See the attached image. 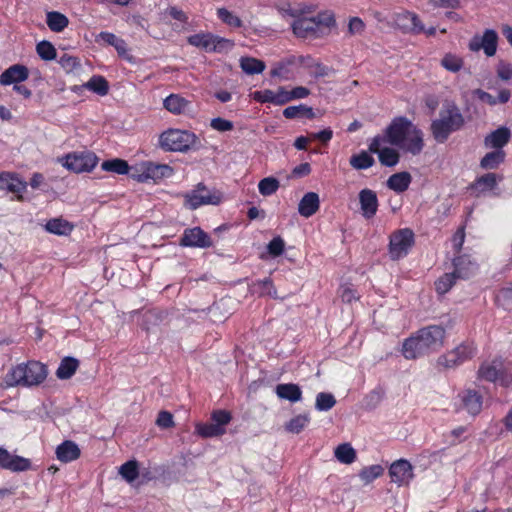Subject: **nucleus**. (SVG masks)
Wrapping results in <instances>:
<instances>
[{"mask_svg":"<svg viewBox=\"0 0 512 512\" xmlns=\"http://www.w3.org/2000/svg\"><path fill=\"white\" fill-rule=\"evenodd\" d=\"M388 142L413 155L424 147L423 133L406 117H397L386 128Z\"/></svg>","mask_w":512,"mask_h":512,"instance_id":"nucleus-1","label":"nucleus"},{"mask_svg":"<svg viewBox=\"0 0 512 512\" xmlns=\"http://www.w3.org/2000/svg\"><path fill=\"white\" fill-rule=\"evenodd\" d=\"M444 339L445 329L442 326L429 325L404 341L402 353L406 359H416L440 349Z\"/></svg>","mask_w":512,"mask_h":512,"instance_id":"nucleus-2","label":"nucleus"},{"mask_svg":"<svg viewBox=\"0 0 512 512\" xmlns=\"http://www.w3.org/2000/svg\"><path fill=\"white\" fill-rule=\"evenodd\" d=\"M47 377L46 366L38 361H29L10 369L4 378L6 387H31L41 384Z\"/></svg>","mask_w":512,"mask_h":512,"instance_id":"nucleus-3","label":"nucleus"},{"mask_svg":"<svg viewBox=\"0 0 512 512\" xmlns=\"http://www.w3.org/2000/svg\"><path fill=\"white\" fill-rule=\"evenodd\" d=\"M464 117L455 104L442 108L439 118L432 121L431 133L438 143H444L451 133L460 130L464 125Z\"/></svg>","mask_w":512,"mask_h":512,"instance_id":"nucleus-4","label":"nucleus"},{"mask_svg":"<svg viewBox=\"0 0 512 512\" xmlns=\"http://www.w3.org/2000/svg\"><path fill=\"white\" fill-rule=\"evenodd\" d=\"M333 14L321 12L314 17H302L292 24L293 33L299 38H318L335 24Z\"/></svg>","mask_w":512,"mask_h":512,"instance_id":"nucleus-5","label":"nucleus"},{"mask_svg":"<svg viewBox=\"0 0 512 512\" xmlns=\"http://www.w3.org/2000/svg\"><path fill=\"white\" fill-rule=\"evenodd\" d=\"M478 377L506 388L512 387V361L502 358L486 361L479 367Z\"/></svg>","mask_w":512,"mask_h":512,"instance_id":"nucleus-6","label":"nucleus"},{"mask_svg":"<svg viewBox=\"0 0 512 512\" xmlns=\"http://www.w3.org/2000/svg\"><path fill=\"white\" fill-rule=\"evenodd\" d=\"M199 143L198 137L187 130L169 129L159 138V144L166 151L185 152Z\"/></svg>","mask_w":512,"mask_h":512,"instance_id":"nucleus-7","label":"nucleus"},{"mask_svg":"<svg viewBox=\"0 0 512 512\" xmlns=\"http://www.w3.org/2000/svg\"><path fill=\"white\" fill-rule=\"evenodd\" d=\"M188 43L206 52H227L234 46L233 41L211 33H197L187 39Z\"/></svg>","mask_w":512,"mask_h":512,"instance_id":"nucleus-8","label":"nucleus"},{"mask_svg":"<svg viewBox=\"0 0 512 512\" xmlns=\"http://www.w3.org/2000/svg\"><path fill=\"white\" fill-rule=\"evenodd\" d=\"M232 419L231 413L226 410H216L211 414L210 423H198L196 432L203 438H212L223 435L226 432V425Z\"/></svg>","mask_w":512,"mask_h":512,"instance_id":"nucleus-9","label":"nucleus"},{"mask_svg":"<svg viewBox=\"0 0 512 512\" xmlns=\"http://www.w3.org/2000/svg\"><path fill=\"white\" fill-rule=\"evenodd\" d=\"M59 161L68 170L83 173L92 171L98 163V158L91 151H81L70 153Z\"/></svg>","mask_w":512,"mask_h":512,"instance_id":"nucleus-10","label":"nucleus"},{"mask_svg":"<svg viewBox=\"0 0 512 512\" xmlns=\"http://www.w3.org/2000/svg\"><path fill=\"white\" fill-rule=\"evenodd\" d=\"M414 243V233L405 228L396 231L390 237L389 253L393 260L405 256Z\"/></svg>","mask_w":512,"mask_h":512,"instance_id":"nucleus-11","label":"nucleus"},{"mask_svg":"<svg viewBox=\"0 0 512 512\" xmlns=\"http://www.w3.org/2000/svg\"><path fill=\"white\" fill-rule=\"evenodd\" d=\"M475 348L472 344L463 343L455 349L440 356L437 364L445 369L455 368L474 356Z\"/></svg>","mask_w":512,"mask_h":512,"instance_id":"nucleus-12","label":"nucleus"},{"mask_svg":"<svg viewBox=\"0 0 512 512\" xmlns=\"http://www.w3.org/2000/svg\"><path fill=\"white\" fill-rule=\"evenodd\" d=\"M137 170H141V174H133V179L138 182H146L148 180L157 181L162 178L170 177L173 169L165 164H154L152 162H142L137 164Z\"/></svg>","mask_w":512,"mask_h":512,"instance_id":"nucleus-13","label":"nucleus"},{"mask_svg":"<svg viewBox=\"0 0 512 512\" xmlns=\"http://www.w3.org/2000/svg\"><path fill=\"white\" fill-rule=\"evenodd\" d=\"M186 204L191 209H196L201 205L213 204L217 205L221 201V197L216 194H212L205 186L198 184L196 190L185 195Z\"/></svg>","mask_w":512,"mask_h":512,"instance_id":"nucleus-14","label":"nucleus"},{"mask_svg":"<svg viewBox=\"0 0 512 512\" xmlns=\"http://www.w3.org/2000/svg\"><path fill=\"white\" fill-rule=\"evenodd\" d=\"M391 481L398 486H405L413 479V467L409 461L399 459L393 462L389 468Z\"/></svg>","mask_w":512,"mask_h":512,"instance_id":"nucleus-15","label":"nucleus"},{"mask_svg":"<svg viewBox=\"0 0 512 512\" xmlns=\"http://www.w3.org/2000/svg\"><path fill=\"white\" fill-rule=\"evenodd\" d=\"M497 33L488 29L484 32L481 38L474 37L469 43V49L471 51H479L480 49L484 50V53L488 56H494L497 50Z\"/></svg>","mask_w":512,"mask_h":512,"instance_id":"nucleus-16","label":"nucleus"},{"mask_svg":"<svg viewBox=\"0 0 512 512\" xmlns=\"http://www.w3.org/2000/svg\"><path fill=\"white\" fill-rule=\"evenodd\" d=\"M0 467L12 472H22L31 468V462L27 458L13 455L8 450L0 448Z\"/></svg>","mask_w":512,"mask_h":512,"instance_id":"nucleus-17","label":"nucleus"},{"mask_svg":"<svg viewBox=\"0 0 512 512\" xmlns=\"http://www.w3.org/2000/svg\"><path fill=\"white\" fill-rule=\"evenodd\" d=\"M163 107L174 115H191L194 112L191 101L179 94H170L166 97Z\"/></svg>","mask_w":512,"mask_h":512,"instance_id":"nucleus-18","label":"nucleus"},{"mask_svg":"<svg viewBox=\"0 0 512 512\" xmlns=\"http://www.w3.org/2000/svg\"><path fill=\"white\" fill-rule=\"evenodd\" d=\"M180 244L187 247L207 248L212 245L211 238L199 227L185 230Z\"/></svg>","mask_w":512,"mask_h":512,"instance_id":"nucleus-19","label":"nucleus"},{"mask_svg":"<svg viewBox=\"0 0 512 512\" xmlns=\"http://www.w3.org/2000/svg\"><path fill=\"white\" fill-rule=\"evenodd\" d=\"M359 203L362 215L370 219L375 216L378 210V198L376 193L371 189H363L359 192Z\"/></svg>","mask_w":512,"mask_h":512,"instance_id":"nucleus-20","label":"nucleus"},{"mask_svg":"<svg viewBox=\"0 0 512 512\" xmlns=\"http://www.w3.org/2000/svg\"><path fill=\"white\" fill-rule=\"evenodd\" d=\"M29 76V71L26 66L20 64H14L7 68L0 75V84L3 86L10 84H18L25 81Z\"/></svg>","mask_w":512,"mask_h":512,"instance_id":"nucleus-21","label":"nucleus"},{"mask_svg":"<svg viewBox=\"0 0 512 512\" xmlns=\"http://www.w3.org/2000/svg\"><path fill=\"white\" fill-rule=\"evenodd\" d=\"M462 407L471 415H477L481 412L483 406L482 395L472 389H467L460 395Z\"/></svg>","mask_w":512,"mask_h":512,"instance_id":"nucleus-22","label":"nucleus"},{"mask_svg":"<svg viewBox=\"0 0 512 512\" xmlns=\"http://www.w3.org/2000/svg\"><path fill=\"white\" fill-rule=\"evenodd\" d=\"M55 453L59 461L68 463L77 460L80 457L81 451L74 441L66 440L57 446Z\"/></svg>","mask_w":512,"mask_h":512,"instance_id":"nucleus-23","label":"nucleus"},{"mask_svg":"<svg viewBox=\"0 0 512 512\" xmlns=\"http://www.w3.org/2000/svg\"><path fill=\"white\" fill-rule=\"evenodd\" d=\"M26 187V183L21 181L15 174L9 172L0 173V190H7L20 196L26 190Z\"/></svg>","mask_w":512,"mask_h":512,"instance_id":"nucleus-24","label":"nucleus"},{"mask_svg":"<svg viewBox=\"0 0 512 512\" xmlns=\"http://www.w3.org/2000/svg\"><path fill=\"white\" fill-rule=\"evenodd\" d=\"M320 207L319 196L315 192L306 193L298 204V212L301 216L309 218L314 215Z\"/></svg>","mask_w":512,"mask_h":512,"instance_id":"nucleus-25","label":"nucleus"},{"mask_svg":"<svg viewBox=\"0 0 512 512\" xmlns=\"http://www.w3.org/2000/svg\"><path fill=\"white\" fill-rule=\"evenodd\" d=\"M511 132L507 127H500L485 137L487 147L501 150L510 140Z\"/></svg>","mask_w":512,"mask_h":512,"instance_id":"nucleus-26","label":"nucleus"},{"mask_svg":"<svg viewBox=\"0 0 512 512\" xmlns=\"http://www.w3.org/2000/svg\"><path fill=\"white\" fill-rule=\"evenodd\" d=\"M275 393L280 399L288 400L292 403L302 399V391L299 385L294 383L278 384Z\"/></svg>","mask_w":512,"mask_h":512,"instance_id":"nucleus-27","label":"nucleus"},{"mask_svg":"<svg viewBox=\"0 0 512 512\" xmlns=\"http://www.w3.org/2000/svg\"><path fill=\"white\" fill-rule=\"evenodd\" d=\"M455 275L457 278H469L477 271V264L468 256H460L454 259Z\"/></svg>","mask_w":512,"mask_h":512,"instance_id":"nucleus-28","label":"nucleus"},{"mask_svg":"<svg viewBox=\"0 0 512 512\" xmlns=\"http://www.w3.org/2000/svg\"><path fill=\"white\" fill-rule=\"evenodd\" d=\"M411 183V175L408 172H399L391 175L387 180V186L391 190L402 193L406 191Z\"/></svg>","mask_w":512,"mask_h":512,"instance_id":"nucleus-29","label":"nucleus"},{"mask_svg":"<svg viewBox=\"0 0 512 512\" xmlns=\"http://www.w3.org/2000/svg\"><path fill=\"white\" fill-rule=\"evenodd\" d=\"M79 367V361L74 357H64L56 370V376L61 380L70 379Z\"/></svg>","mask_w":512,"mask_h":512,"instance_id":"nucleus-30","label":"nucleus"},{"mask_svg":"<svg viewBox=\"0 0 512 512\" xmlns=\"http://www.w3.org/2000/svg\"><path fill=\"white\" fill-rule=\"evenodd\" d=\"M73 225L63 218L50 219L45 224V229L52 234L56 235H69L73 230Z\"/></svg>","mask_w":512,"mask_h":512,"instance_id":"nucleus-31","label":"nucleus"},{"mask_svg":"<svg viewBox=\"0 0 512 512\" xmlns=\"http://www.w3.org/2000/svg\"><path fill=\"white\" fill-rule=\"evenodd\" d=\"M46 23L53 32H62L69 24L68 18L57 11H50L46 14Z\"/></svg>","mask_w":512,"mask_h":512,"instance_id":"nucleus-32","label":"nucleus"},{"mask_svg":"<svg viewBox=\"0 0 512 512\" xmlns=\"http://www.w3.org/2000/svg\"><path fill=\"white\" fill-rule=\"evenodd\" d=\"M335 458L342 464H352L356 460V451L350 443H342L334 450Z\"/></svg>","mask_w":512,"mask_h":512,"instance_id":"nucleus-33","label":"nucleus"},{"mask_svg":"<svg viewBox=\"0 0 512 512\" xmlns=\"http://www.w3.org/2000/svg\"><path fill=\"white\" fill-rule=\"evenodd\" d=\"M300 61L310 70V75L315 78L326 77L329 76L332 72L327 66H324L320 62L314 61L310 57H300Z\"/></svg>","mask_w":512,"mask_h":512,"instance_id":"nucleus-34","label":"nucleus"},{"mask_svg":"<svg viewBox=\"0 0 512 512\" xmlns=\"http://www.w3.org/2000/svg\"><path fill=\"white\" fill-rule=\"evenodd\" d=\"M283 116L287 119L307 117L309 119L314 118L315 114L311 107L304 104L297 106H288L283 110Z\"/></svg>","mask_w":512,"mask_h":512,"instance_id":"nucleus-35","label":"nucleus"},{"mask_svg":"<svg viewBox=\"0 0 512 512\" xmlns=\"http://www.w3.org/2000/svg\"><path fill=\"white\" fill-rule=\"evenodd\" d=\"M82 88L93 91L100 96H104L108 93L109 84L104 77L93 76L88 82L82 85Z\"/></svg>","mask_w":512,"mask_h":512,"instance_id":"nucleus-36","label":"nucleus"},{"mask_svg":"<svg viewBox=\"0 0 512 512\" xmlns=\"http://www.w3.org/2000/svg\"><path fill=\"white\" fill-rule=\"evenodd\" d=\"M241 69L249 75L259 74L265 69V63L253 57H241Z\"/></svg>","mask_w":512,"mask_h":512,"instance_id":"nucleus-37","label":"nucleus"},{"mask_svg":"<svg viewBox=\"0 0 512 512\" xmlns=\"http://www.w3.org/2000/svg\"><path fill=\"white\" fill-rule=\"evenodd\" d=\"M101 168L104 171L113 172L119 175H128L130 172V166L128 165L127 161L119 158L104 161L101 164Z\"/></svg>","mask_w":512,"mask_h":512,"instance_id":"nucleus-38","label":"nucleus"},{"mask_svg":"<svg viewBox=\"0 0 512 512\" xmlns=\"http://www.w3.org/2000/svg\"><path fill=\"white\" fill-rule=\"evenodd\" d=\"M505 153L502 150H496L487 153L480 162L483 169H495L504 161Z\"/></svg>","mask_w":512,"mask_h":512,"instance_id":"nucleus-39","label":"nucleus"},{"mask_svg":"<svg viewBox=\"0 0 512 512\" xmlns=\"http://www.w3.org/2000/svg\"><path fill=\"white\" fill-rule=\"evenodd\" d=\"M309 422L310 417L308 414H299L285 424V429L289 433L298 434L308 425Z\"/></svg>","mask_w":512,"mask_h":512,"instance_id":"nucleus-40","label":"nucleus"},{"mask_svg":"<svg viewBox=\"0 0 512 512\" xmlns=\"http://www.w3.org/2000/svg\"><path fill=\"white\" fill-rule=\"evenodd\" d=\"M463 65V59L456 54L446 53L441 59V66L453 73L460 71Z\"/></svg>","mask_w":512,"mask_h":512,"instance_id":"nucleus-41","label":"nucleus"},{"mask_svg":"<svg viewBox=\"0 0 512 512\" xmlns=\"http://www.w3.org/2000/svg\"><path fill=\"white\" fill-rule=\"evenodd\" d=\"M350 165L357 170L367 169L374 165L375 161L367 152L362 151L350 158Z\"/></svg>","mask_w":512,"mask_h":512,"instance_id":"nucleus-42","label":"nucleus"},{"mask_svg":"<svg viewBox=\"0 0 512 512\" xmlns=\"http://www.w3.org/2000/svg\"><path fill=\"white\" fill-rule=\"evenodd\" d=\"M36 52L38 56L44 61H51L57 57L55 47L51 42L43 40L36 45Z\"/></svg>","mask_w":512,"mask_h":512,"instance_id":"nucleus-43","label":"nucleus"},{"mask_svg":"<svg viewBox=\"0 0 512 512\" xmlns=\"http://www.w3.org/2000/svg\"><path fill=\"white\" fill-rule=\"evenodd\" d=\"M119 474L128 483H132L139 475L137 461L130 460L124 463L119 469Z\"/></svg>","mask_w":512,"mask_h":512,"instance_id":"nucleus-44","label":"nucleus"},{"mask_svg":"<svg viewBox=\"0 0 512 512\" xmlns=\"http://www.w3.org/2000/svg\"><path fill=\"white\" fill-rule=\"evenodd\" d=\"M336 404V399L331 393L320 392L316 396L315 408L318 411H328Z\"/></svg>","mask_w":512,"mask_h":512,"instance_id":"nucleus-45","label":"nucleus"},{"mask_svg":"<svg viewBox=\"0 0 512 512\" xmlns=\"http://www.w3.org/2000/svg\"><path fill=\"white\" fill-rule=\"evenodd\" d=\"M378 157L380 163L387 167H393L399 162L398 152L395 149L389 147L382 148L378 154Z\"/></svg>","mask_w":512,"mask_h":512,"instance_id":"nucleus-46","label":"nucleus"},{"mask_svg":"<svg viewBox=\"0 0 512 512\" xmlns=\"http://www.w3.org/2000/svg\"><path fill=\"white\" fill-rule=\"evenodd\" d=\"M280 186L279 181L274 177H266L260 180L258 189L261 195L270 196L274 194Z\"/></svg>","mask_w":512,"mask_h":512,"instance_id":"nucleus-47","label":"nucleus"},{"mask_svg":"<svg viewBox=\"0 0 512 512\" xmlns=\"http://www.w3.org/2000/svg\"><path fill=\"white\" fill-rule=\"evenodd\" d=\"M457 276L455 273H446L435 282V288L438 294L447 293L455 283Z\"/></svg>","mask_w":512,"mask_h":512,"instance_id":"nucleus-48","label":"nucleus"},{"mask_svg":"<svg viewBox=\"0 0 512 512\" xmlns=\"http://www.w3.org/2000/svg\"><path fill=\"white\" fill-rule=\"evenodd\" d=\"M384 472V469L381 465H371L369 467H365L360 471L359 477L361 480L368 484L381 476Z\"/></svg>","mask_w":512,"mask_h":512,"instance_id":"nucleus-49","label":"nucleus"},{"mask_svg":"<svg viewBox=\"0 0 512 512\" xmlns=\"http://www.w3.org/2000/svg\"><path fill=\"white\" fill-rule=\"evenodd\" d=\"M399 19L409 22V24H406L405 26L411 31L415 33L424 32V27L416 14L411 12H405L399 16Z\"/></svg>","mask_w":512,"mask_h":512,"instance_id":"nucleus-50","label":"nucleus"},{"mask_svg":"<svg viewBox=\"0 0 512 512\" xmlns=\"http://www.w3.org/2000/svg\"><path fill=\"white\" fill-rule=\"evenodd\" d=\"M217 15L225 24L231 27L239 28L242 26L241 19L226 8H219L217 10Z\"/></svg>","mask_w":512,"mask_h":512,"instance_id":"nucleus-51","label":"nucleus"},{"mask_svg":"<svg viewBox=\"0 0 512 512\" xmlns=\"http://www.w3.org/2000/svg\"><path fill=\"white\" fill-rule=\"evenodd\" d=\"M59 64L61 67L68 73L75 71L80 68V61L77 57L69 55L67 53L63 54L59 58Z\"/></svg>","mask_w":512,"mask_h":512,"instance_id":"nucleus-52","label":"nucleus"},{"mask_svg":"<svg viewBox=\"0 0 512 512\" xmlns=\"http://www.w3.org/2000/svg\"><path fill=\"white\" fill-rule=\"evenodd\" d=\"M496 302L503 309L511 310L512 309V288L501 289L496 296Z\"/></svg>","mask_w":512,"mask_h":512,"instance_id":"nucleus-53","label":"nucleus"},{"mask_svg":"<svg viewBox=\"0 0 512 512\" xmlns=\"http://www.w3.org/2000/svg\"><path fill=\"white\" fill-rule=\"evenodd\" d=\"M339 297L344 303H352V301L358 300L359 295L351 285H341L338 291Z\"/></svg>","mask_w":512,"mask_h":512,"instance_id":"nucleus-54","label":"nucleus"},{"mask_svg":"<svg viewBox=\"0 0 512 512\" xmlns=\"http://www.w3.org/2000/svg\"><path fill=\"white\" fill-rule=\"evenodd\" d=\"M497 175L495 173H487L481 177H479L475 183L474 186H483L484 189H494L497 185Z\"/></svg>","mask_w":512,"mask_h":512,"instance_id":"nucleus-55","label":"nucleus"},{"mask_svg":"<svg viewBox=\"0 0 512 512\" xmlns=\"http://www.w3.org/2000/svg\"><path fill=\"white\" fill-rule=\"evenodd\" d=\"M285 248V243L280 236L274 237L268 244L267 249L271 256H280Z\"/></svg>","mask_w":512,"mask_h":512,"instance_id":"nucleus-56","label":"nucleus"},{"mask_svg":"<svg viewBox=\"0 0 512 512\" xmlns=\"http://www.w3.org/2000/svg\"><path fill=\"white\" fill-rule=\"evenodd\" d=\"M365 23L359 17H352L348 23V33L351 36L361 35L365 31Z\"/></svg>","mask_w":512,"mask_h":512,"instance_id":"nucleus-57","label":"nucleus"},{"mask_svg":"<svg viewBox=\"0 0 512 512\" xmlns=\"http://www.w3.org/2000/svg\"><path fill=\"white\" fill-rule=\"evenodd\" d=\"M156 425L162 429H168L175 425L173 415L168 411H160L156 419Z\"/></svg>","mask_w":512,"mask_h":512,"instance_id":"nucleus-58","label":"nucleus"},{"mask_svg":"<svg viewBox=\"0 0 512 512\" xmlns=\"http://www.w3.org/2000/svg\"><path fill=\"white\" fill-rule=\"evenodd\" d=\"M210 126L214 130L219 131V132L231 131L234 127L233 122H231L230 120L221 118V117L213 118L211 120Z\"/></svg>","mask_w":512,"mask_h":512,"instance_id":"nucleus-59","label":"nucleus"},{"mask_svg":"<svg viewBox=\"0 0 512 512\" xmlns=\"http://www.w3.org/2000/svg\"><path fill=\"white\" fill-rule=\"evenodd\" d=\"M253 98L261 103H273L275 104V91L265 89L261 91H256L253 94Z\"/></svg>","mask_w":512,"mask_h":512,"instance_id":"nucleus-60","label":"nucleus"},{"mask_svg":"<svg viewBox=\"0 0 512 512\" xmlns=\"http://www.w3.org/2000/svg\"><path fill=\"white\" fill-rule=\"evenodd\" d=\"M497 75L500 79L508 81L512 78V65L501 61L497 66Z\"/></svg>","mask_w":512,"mask_h":512,"instance_id":"nucleus-61","label":"nucleus"},{"mask_svg":"<svg viewBox=\"0 0 512 512\" xmlns=\"http://www.w3.org/2000/svg\"><path fill=\"white\" fill-rule=\"evenodd\" d=\"M333 137V131L330 128H326L320 132L311 133L310 138L313 140H319L322 143H328Z\"/></svg>","mask_w":512,"mask_h":512,"instance_id":"nucleus-62","label":"nucleus"},{"mask_svg":"<svg viewBox=\"0 0 512 512\" xmlns=\"http://www.w3.org/2000/svg\"><path fill=\"white\" fill-rule=\"evenodd\" d=\"M289 101H291L289 91H287L284 87H279L275 91V105H283Z\"/></svg>","mask_w":512,"mask_h":512,"instance_id":"nucleus-63","label":"nucleus"},{"mask_svg":"<svg viewBox=\"0 0 512 512\" xmlns=\"http://www.w3.org/2000/svg\"><path fill=\"white\" fill-rule=\"evenodd\" d=\"M310 94L309 89L303 86H298L289 91L290 100L302 99Z\"/></svg>","mask_w":512,"mask_h":512,"instance_id":"nucleus-64","label":"nucleus"}]
</instances>
